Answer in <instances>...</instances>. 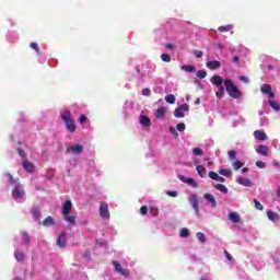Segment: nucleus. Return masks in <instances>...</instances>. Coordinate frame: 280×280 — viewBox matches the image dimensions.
I'll return each instance as SVG.
<instances>
[{"instance_id": "nucleus-17", "label": "nucleus", "mask_w": 280, "mask_h": 280, "mask_svg": "<svg viewBox=\"0 0 280 280\" xmlns=\"http://www.w3.org/2000/svg\"><path fill=\"white\" fill-rule=\"evenodd\" d=\"M254 137L258 139V141H266L268 139V136L262 130L254 131Z\"/></svg>"}, {"instance_id": "nucleus-31", "label": "nucleus", "mask_w": 280, "mask_h": 280, "mask_svg": "<svg viewBox=\"0 0 280 280\" xmlns=\"http://www.w3.org/2000/svg\"><path fill=\"white\" fill-rule=\"evenodd\" d=\"M174 117H176L177 119H183V117H185V114L182 112L179 107H177L174 110Z\"/></svg>"}, {"instance_id": "nucleus-57", "label": "nucleus", "mask_w": 280, "mask_h": 280, "mask_svg": "<svg viewBox=\"0 0 280 280\" xmlns=\"http://www.w3.org/2000/svg\"><path fill=\"white\" fill-rule=\"evenodd\" d=\"M217 182L218 183H226V179L219 175V177H217Z\"/></svg>"}, {"instance_id": "nucleus-58", "label": "nucleus", "mask_w": 280, "mask_h": 280, "mask_svg": "<svg viewBox=\"0 0 280 280\" xmlns=\"http://www.w3.org/2000/svg\"><path fill=\"white\" fill-rule=\"evenodd\" d=\"M170 132H171L172 135H178V132H176V128H174V127H171V128H170Z\"/></svg>"}, {"instance_id": "nucleus-53", "label": "nucleus", "mask_w": 280, "mask_h": 280, "mask_svg": "<svg viewBox=\"0 0 280 280\" xmlns=\"http://www.w3.org/2000/svg\"><path fill=\"white\" fill-rule=\"evenodd\" d=\"M256 166L259 167V170H264V167H266V163L261 162V161H257L256 162Z\"/></svg>"}, {"instance_id": "nucleus-63", "label": "nucleus", "mask_w": 280, "mask_h": 280, "mask_svg": "<svg viewBox=\"0 0 280 280\" xmlns=\"http://www.w3.org/2000/svg\"><path fill=\"white\" fill-rule=\"evenodd\" d=\"M240 80H242L243 82H246V80H248L246 77H240Z\"/></svg>"}, {"instance_id": "nucleus-30", "label": "nucleus", "mask_w": 280, "mask_h": 280, "mask_svg": "<svg viewBox=\"0 0 280 280\" xmlns=\"http://www.w3.org/2000/svg\"><path fill=\"white\" fill-rule=\"evenodd\" d=\"M165 102L167 104H176V96H174V94H168L165 96Z\"/></svg>"}, {"instance_id": "nucleus-59", "label": "nucleus", "mask_w": 280, "mask_h": 280, "mask_svg": "<svg viewBox=\"0 0 280 280\" xmlns=\"http://www.w3.org/2000/svg\"><path fill=\"white\" fill-rule=\"evenodd\" d=\"M215 47L218 48V49H220L221 51L224 49V45H222V44H217L215 45Z\"/></svg>"}, {"instance_id": "nucleus-1", "label": "nucleus", "mask_w": 280, "mask_h": 280, "mask_svg": "<svg viewBox=\"0 0 280 280\" xmlns=\"http://www.w3.org/2000/svg\"><path fill=\"white\" fill-rule=\"evenodd\" d=\"M62 121L66 124V128L69 130V132H75L78 127L75 126V120L71 118V110L66 109L60 115Z\"/></svg>"}, {"instance_id": "nucleus-36", "label": "nucleus", "mask_w": 280, "mask_h": 280, "mask_svg": "<svg viewBox=\"0 0 280 280\" xmlns=\"http://www.w3.org/2000/svg\"><path fill=\"white\" fill-rule=\"evenodd\" d=\"M192 154H195V156H202V154H205V151H202V149L200 148H194Z\"/></svg>"}, {"instance_id": "nucleus-26", "label": "nucleus", "mask_w": 280, "mask_h": 280, "mask_svg": "<svg viewBox=\"0 0 280 280\" xmlns=\"http://www.w3.org/2000/svg\"><path fill=\"white\" fill-rule=\"evenodd\" d=\"M219 174L221 176H226L228 178L233 176V171H231L230 168H221L219 170Z\"/></svg>"}, {"instance_id": "nucleus-29", "label": "nucleus", "mask_w": 280, "mask_h": 280, "mask_svg": "<svg viewBox=\"0 0 280 280\" xmlns=\"http://www.w3.org/2000/svg\"><path fill=\"white\" fill-rule=\"evenodd\" d=\"M231 30H233V25H231V24L218 27V32H221V33L231 32Z\"/></svg>"}, {"instance_id": "nucleus-61", "label": "nucleus", "mask_w": 280, "mask_h": 280, "mask_svg": "<svg viewBox=\"0 0 280 280\" xmlns=\"http://www.w3.org/2000/svg\"><path fill=\"white\" fill-rule=\"evenodd\" d=\"M165 47H166V49H174V45H172V44H166Z\"/></svg>"}, {"instance_id": "nucleus-47", "label": "nucleus", "mask_w": 280, "mask_h": 280, "mask_svg": "<svg viewBox=\"0 0 280 280\" xmlns=\"http://www.w3.org/2000/svg\"><path fill=\"white\" fill-rule=\"evenodd\" d=\"M176 129H177L179 132H185V122H179V124H177Z\"/></svg>"}, {"instance_id": "nucleus-51", "label": "nucleus", "mask_w": 280, "mask_h": 280, "mask_svg": "<svg viewBox=\"0 0 280 280\" xmlns=\"http://www.w3.org/2000/svg\"><path fill=\"white\" fill-rule=\"evenodd\" d=\"M166 195L170 196L171 198H177L178 197L177 191H167Z\"/></svg>"}, {"instance_id": "nucleus-50", "label": "nucleus", "mask_w": 280, "mask_h": 280, "mask_svg": "<svg viewBox=\"0 0 280 280\" xmlns=\"http://www.w3.org/2000/svg\"><path fill=\"white\" fill-rule=\"evenodd\" d=\"M23 240H24L25 244H30V234H27V232L23 233Z\"/></svg>"}, {"instance_id": "nucleus-54", "label": "nucleus", "mask_w": 280, "mask_h": 280, "mask_svg": "<svg viewBox=\"0 0 280 280\" xmlns=\"http://www.w3.org/2000/svg\"><path fill=\"white\" fill-rule=\"evenodd\" d=\"M18 153L20 156H22V159H25L26 154L25 151H23V149H18Z\"/></svg>"}, {"instance_id": "nucleus-3", "label": "nucleus", "mask_w": 280, "mask_h": 280, "mask_svg": "<svg viewBox=\"0 0 280 280\" xmlns=\"http://www.w3.org/2000/svg\"><path fill=\"white\" fill-rule=\"evenodd\" d=\"M211 84H213V86H218L220 90L215 92V96L218 97V100H222V97H224V79L218 74H214L211 79H210Z\"/></svg>"}, {"instance_id": "nucleus-62", "label": "nucleus", "mask_w": 280, "mask_h": 280, "mask_svg": "<svg viewBox=\"0 0 280 280\" xmlns=\"http://www.w3.org/2000/svg\"><path fill=\"white\" fill-rule=\"evenodd\" d=\"M242 172H243V174H246V172H249V170H248V167H243Z\"/></svg>"}, {"instance_id": "nucleus-40", "label": "nucleus", "mask_w": 280, "mask_h": 280, "mask_svg": "<svg viewBox=\"0 0 280 280\" xmlns=\"http://www.w3.org/2000/svg\"><path fill=\"white\" fill-rule=\"evenodd\" d=\"M197 78H199L200 80H203V78H207V72L205 70H199L197 72Z\"/></svg>"}, {"instance_id": "nucleus-5", "label": "nucleus", "mask_w": 280, "mask_h": 280, "mask_svg": "<svg viewBox=\"0 0 280 280\" xmlns=\"http://www.w3.org/2000/svg\"><path fill=\"white\" fill-rule=\"evenodd\" d=\"M12 196L15 200L21 198H25V190L21 187V184H16V186L12 190Z\"/></svg>"}, {"instance_id": "nucleus-14", "label": "nucleus", "mask_w": 280, "mask_h": 280, "mask_svg": "<svg viewBox=\"0 0 280 280\" xmlns=\"http://www.w3.org/2000/svg\"><path fill=\"white\" fill-rule=\"evenodd\" d=\"M206 67L208 69H211V71H214L215 69H220V67H222V63L218 60H212V61H208L206 63Z\"/></svg>"}, {"instance_id": "nucleus-64", "label": "nucleus", "mask_w": 280, "mask_h": 280, "mask_svg": "<svg viewBox=\"0 0 280 280\" xmlns=\"http://www.w3.org/2000/svg\"><path fill=\"white\" fill-rule=\"evenodd\" d=\"M195 104H196V105L200 104V98H197V100L195 101Z\"/></svg>"}, {"instance_id": "nucleus-39", "label": "nucleus", "mask_w": 280, "mask_h": 280, "mask_svg": "<svg viewBox=\"0 0 280 280\" xmlns=\"http://www.w3.org/2000/svg\"><path fill=\"white\" fill-rule=\"evenodd\" d=\"M208 176H209V178H211L212 180H218V177H219L220 175H218V173H215L214 171H210V172L208 173Z\"/></svg>"}, {"instance_id": "nucleus-49", "label": "nucleus", "mask_w": 280, "mask_h": 280, "mask_svg": "<svg viewBox=\"0 0 280 280\" xmlns=\"http://www.w3.org/2000/svg\"><path fill=\"white\" fill-rule=\"evenodd\" d=\"M151 91L150 89L145 88L142 90V95H144V97H150Z\"/></svg>"}, {"instance_id": "nucleus-34", "label": "nucleus", "mask_w": 280, "mask_h": 280, "mask_svg": "<svg viewBox=\"0 0 280 280\" xmlns=\"http://www.w3.org/2000/svg\"><path fill=\"white\" fill-rule=\"evenodd\" d=\"M197 238L199 240V242L201 244H205V242H207V237L205 236V233H202V232L197 233Z\"/></svg>"}, {"instance_id": "nucleus-23", "label": "nucleus", "mask_w": 280, "mask_h": 280, "mask_svg": "<svg viewBox=\"0 0 280 280\" xmlns=\"http://www.w3.org/2000/svg\"><path fill=\"white\" fill-rule=\"evenodd\" d=\"M31 213H32L34 220H40V208L33 207Z\"/></svg>"}, {"instance_id": "nucleus-8", "label": "nucleus", "mask_w": 280, "mask_h": 280, "mask_svg": "<svg viewBox=\"0 0 280 280\" xmlns=\"http://www.w3.org/2000/svg\"><path fill=\"white\" fill-rule=\"evenodd\" d=\"M260 91L265 95H269L271 100L275 98V93L272 92V86H270V84H262Z\"/></svg>"}, {"instance_id": "nucleus-13", "label": "nucleus", "mask_w": 280, "mask_h": 280, "mask_svg": "<svg viewBox=\"0 0 280 280\" xmlns=\"http://www.w3.org/2000/svg\"><path fill=\"white\" fill-rule=\"evenodd\" d=\"M71 209H73V203H71V200H67L62 207V215H69Z\"/></svg>"}, {"instance_id": "nucleus-18", "label": "nucleus", "mask_w": 280, "mask_h": 280, "mask_svg": "<svg viewBox=\"0 0 280 280\" xmlns=\"http://www.w3.org/2000/svg\"><path fill=\"white\" fill-rule=\"evenodd\" d=\"M140 124L142 126H145L147 128H150V126H152V121L150 120V117L143 116V115L140 116Z\"/></svg>"}, {"instance_id": "nucleus-43", "label": "nucleus", "mask_w": 280, "mask_h": 280, "mask_svg": "<svg viewBox=\"0 0 280 280\" xmlns=\"http://www.w3.org/2000/svg\"><path fill=\"white\" fill-rule=\"evenodd\" d=\"M187 185H190V187H198V184L196 183V180L194 178H188L186 180Z\"/></svg>"}, {"instance_id": "nucleus-44", "label": "nucleus", "mask_w": 280, "mask_h": 280, "mask_svg": "<svg viewBox=\"0 0 280 280\" xmlns=\"http://www.w3.org/2000/svg\"><path fill=\"white\" fill-rule=\"evenodd\" d=\"M31 48L36 51V54H40V48L37 43H31Z\"/></svg>"}, {"instance_id": "nucleus-24", "label": "nucleus", "mask_w": 280, "mask_h": 280, "mask_svg": "<svg viewBox=\"0 0 280 280\" xmlns=\"http://www.w3.org/2000/svg\"><path fill=\"white\" fill-rule=\"evenodd\" d=\"M267 217L271 220V222H277V220H279V213L273 212L272 210L267 211Z\"/></svg>"}, {"instance_id": "nucleus-56", "label": "nucleus", "mask_w": 280, "mask_h": 280, "mask_svg": "<svg viewBox=\"0 0 280 280\" xmlns=\"http://www.w3.org/2000/svg\"><path fill=\"white\" fill-rule=\"evenodd\" d=\"M86 116L82 115L80 118H79V124H84L86 121Z\"/></svg>"}, {"instance_id": "nucleus-4", "label": "nucleus", "mask_w": 280, "mask_h": 280, "mask_svg": "<svg viewBox=\"0 0 280 280\" xmlns=\"http://www.w3.org/2000/svg\"><path fill=\"white\" fill-rule=\"evenodd\" d=\"M189 203L192 207L196 215H199V213H200V207H199L200 201L198 200V196L197 195H190Z\"/></svg>"}, {"instance_id": "nucleus-28", "label": "nucleus", "mask_w": 280, "mask_h": 280, "mask_svg": "<svg viewBox=\"0 0 280 280\" xmlns=\"http://www.w3.org/2000/svg\"><path fill=\"white\" fill-rule=\"evenodd\" d=\"M182 71H186L187 73H195L196 67L189 65L182 66Z\"/></svg>"}, {"instance_id": "nucleus-33", "label": "nucleus", "mask_w": 280, "mask_h": 280, "mask_svg": "<svg viewBox=\"0 0 280 280\" xmlns=\"http://www.w3.org/2000/svg\"><path fill=\"white\" fill-rule=\"evenodd\" d=\"M268 104H269V106H271V108H272L273 110H280V105H279V103H277V102H275V101H268Z\"/></svg>"}, {"instance_id": "nucleus-6", "label": "nucleus", "mask_w": 280, "mask_h": 280, "mask_svg": "<svg viewBox=\"0 0 280 280\" xmlns=\"http://www.w3.org/2000/svg\"><path fill=\"white\" fill-rule=\"evenodd\" d=\"M112 264L118 275H122V277H130V271L128 269H124V267H121V264L117 261H113Z\"/></svg>"}, {"instance_id": "nucleus-22", "label": "nucleus", "mask_w": 280, "mask_h": 280, "mask_svg": "<svg viewBox=\"0 0 280 280\" xmlns=\"http://www.w3.org/2000/svg\"><path fill=\"white\" fill-rule=\"evenodd\" d=\"M197 173L201 178H205L207 176V168L202 165H197L196 166Z\"/></svg>"}, {"instance_id": "nucleus-37", "label": "nucleus", "mask_w": 280, "mask_h": 280, "mask_svg": "<svg viewBox=\"0 0 280 280\" xmlns=\"http://www.w3.org/2000/svg\"><path fill=\"white\" fill-rule=\"evenodd\" d=\"M243 166H244V163H242V162H240V161H235V162L232 163V167H233V170H235V171L240 170V168L243 167Z\"/></svg>"}, {"instance_id": "nucleus-10", "label": "nucleus", "mask_w": 280, "mask_h": 280, "mask_svg": "<svg viewBox=\"0 0 280 280\" xmlns=\"http://www.w3.org/2000/svg\"><path fill=\"white\" fill-rule=\"evenodd\" d=\"M205 200H207L208 205L212 207V209H215L218 207V201H215V197L211 194H205L203 195Z\"/></svg>"}, {"instance_id": "nucleus-12", "label": "nucleus", "mask_w": 280, "mask_h": 280, "mask_svg": "<svg viewBox=\"0 0 280 280\" xmlns=\"http://www.w3.org/2000/svg\"><path fill=\"white\" fill-rule=\"evenodd\" d=\"M256 152L261 154V156H268L270 153V148L268 145L260 144L256 148Z\"/></svg>"}, {"instance_id": "nucleus-15", "label": "nucleus", "mask_w": 280, "mask_h": 280, "mask_svg": "<svg viewBox=\"0 0 280 280\" xmlns=\"http://www.w3.org/2000/svg\"><path fill=\"white\" fill-rule=\"evenodd\" d=\"M228 218H229L230 222H233L234 224H240V222H241L240 213H237V212H230L228 214Z\"/></svg>"}, {"instance_id": "nucleus-11", "label": "nucleus", "mask_w": 280, "mask_h": 280, "mask_svg": "<svg viewBox=\"0 0 280 280\" xmlns=\"http://www.w3.org/2000/svg\"><path fill=\"white\" fill-rule=\"evenodd\" d=\"M84 147L82 144H74L66 149V152H74V154H82Z\"/></svg>"}, {"instance_id": "nucleus-20", "label": "nucleus", "mask_w": 280, "mask_h": 280, "mask_svg": "<svg viewBox=\"0 0 280 280\" xmlns=\"http://www.w3.org/2000/svg\"><path fill=\"white\" fill-rule=\"evenodd\" d=\"M43 226L49 228V226H54V224H56V221L54 220L52 217H47L44 221H43Z\"/></svg>"}, {"instance_id": "nucleus-9", "label": "nucleus", "mask_w": 280, "mask_h": 280, "mask_svg": "<svg viewBox=\"0 0 280 280\" xmlns=\"http://www.w3.org/2000/svg\"><path fill=\"white\" fill-rule=\"evenodd\" d=\"M57 246H59V248H65V246H67V233L61 232L57 238Z\"/></svg>"}, {"instance_id": "nucleus-55", "label": "nucleus", "mask_w": 280, "mask_h": 280, "mask_svg": "<svg viewBox=\"0 0 280 280\" xmlns=\"http://www.w3.org/2000/svg\"><path fill=\"white\" fill-rule=\"evenodd\" d=\"M225 257L229 261H233V256L229 254L226 250H224Z\"/></svg>"}, {"instance_id": "nucleus-2", "label": "nucleus", "mask_w": 280, "mask_h": 280, "mask_svg": "<svg viewBox=\"0 0 280 280\" xmlns=\"http://www.w3.org/2000/svg\"><path fill=\"white\" fill-rule=\"evenodd\" d=\"M226 93L232 97L233 100H240L242 97V92H240V89L236 88L235 83L231 81L230 79L224 81Z\"/></svg>"}, {"instance_id": "nucleus-38", "label": "nucleus", "mask_w": 280, "mask_h": 280, "mask_svg": "<svg viewBox=\"0 0 280 280\" xmlns=\"http://www.w3.org/2000/svg\"><path fill=\"white\" fill-rule=\"evenodd\" d=\"M254 205L255 209H257L258 211H264V206L257 199H254Z\"/></svg>"}, {"instance_id": "nucleus-7", "label": "nucleus", "mask_w": 280, "mask_h": 280, "mask_svg": "<svg viewBox=\"0 0 280 280\" xmlns=\"http://www.w3.org/2000/svg\"><path fill=\"white\" fill-rule=\"evenodd\" d=\"M100 215H101V218H104L105 220H108L110 218V212H108V203H106V202L101 203Z\"/></svg>"}, {"instance_id": "nucleus-21", "label": "nucleus", "mask_w": 280, "mask_h": 280, "mask_svg": "<svg viewBox=\"0 0 280 280\" xmlns=\"http://www.w3.org/2000/svg\"><path fill=\"white\" fill-rule=\"evenodd\" d=\"M23 167L26 172H30V173L34 172V164L27 160L23 162Z\"/></svg>"}, {"instance_id": "nucleus-35", "label": "nucleus", "mask_w": 280, "mask_h": 280, "mask_svg": "<svg viewBox=\"0 0 280 280\" xmlns=\"http://www.w3.org/2000/svg\"><path fill=\"white\" fill-rule=\"evenodd\" d=\"M161 60H163V62H172V56H170V54H162Z\"/></svg>"}, {"instance_id": "nucleus-52", "label": "nucleus", "mask_w": 280, "mask_h": 280, "mask_svg": "<svg viewBox=\"0 0 280 280\" xmlns=\"http://www.w3.org/2000/svg\"><path fill=\"white\" fill-rule=\"evenodd\" d=\"M179 108L182 109L183 113H187L189 110V105L184 104V105L179 106Z\"/></svg>"}, {"instance_id": "nucleus-19", "label": "nucleus", "mask_w": 280, "mask_h": 280, "mask_svg": "<svg viewBox=\"0 0 280 280\" xmlns=\"http://www.w3.org/2000/svg\"><path fill=\"white\" fill-rule=\"evenodd\" d=\"M65 220L69 222L70 226H75V220L78 219V215H69V214H63Z\"/></svg>"}, {"instance_id": "nucleus-27", "label": "nucleus", "mask_w": 280, "mask_h": 280, "mask_svg": "<svg viewBox=\"0 0 280 280\" xmlns=\"http://www.w3.org/2000/svg\"><path fill=\"white\" fill-rule=\"evenodd\" d=\"M214 189L221 191V194H229V188H226L223 184L214 185Z\"/></svg>"}, {"instance_id": "nucleus-41", "label": "nucleus", "mask_w": 280, "mask_h": 280, "mask_svg": "<svg viewBox=\"0 0 280 280\" xmlns=\"http://www.w3.org/2000/svg\"><path fill=\"white\" fill-rule=\"evenodd\" d=\"M180 237H189V230L187 228L182 229Z\"/></svg>"}, {"instance_id": "nucleus-32", "label": "nucleus", "mask_w": 280, "mask_h": 280, "mask_svg": "<svg viewBox=\"0 0 280 280\" xmlns=\"http://www.w3.org/2000/svg\"><path fill=\"white\" fill-rule=\"evenodd\" d=\"M14 257H15L16 261H23V259H25V253H23V252H15L14 253Z\"/></svg>"}, {"instance_id": "nucleus-48", "label": "nucleus", "mask_w": 280, "mask_h": 280, "mask_svg": "<svg viewBox=\"0 0 280 280\" xmlns=\"http://www.w3.org/2000/svg\"><path fill=\"white\" fill-rule=\"evenodd\" d=\"M141 215H148V206H142L140 208Z\"/></svg>"}, {"instance_id": "nucleus-16", "label": "nucleus", "mask_w": 280, "mask_h": 280, "mask_svg": "<svg viewBox=\"0 0 280 280\" xmlns=\"http://www.w3.org/2000/svg\"><path fill=\"white\" fill-rule=\"evenodd\" d=\"M236 183H238V185H243V187H253V182L248 178L237 177Z\"/></svg>"}, {"instance_id": "nucleus-42", "label": "nucleus", "mask_w": 280, "mask_h": 280, "mask_svg": "<svg viewBox=\"0 0 280 280\" xmlns=\"http://www.w3.org/2000/svg\"><path fill=\"white\" fill-rule=\"evenodd\" d=\"M228 154L230 156V161H235V159H237V152L235 151H229Z\"/></svg>"}, {"instance_id": "nucleus-25", "label": "nucleus", "mask_w": 280, "mask_h": 280, "mask_svg": "<svg viewBox=\"0 0 280 280\" xmlns=\"http://www.w3.org/2000/svg\"><path fill=\"white\" fill-rule=\"evenodd\" d=\"M165 113H166L165 107L158 108L155 114L156 119H163V117H165Z\"/></svg>"}, {"instance_id": "nucleus-60", "label": "nucleus", "mask_w": 280, "mask_h": 280, "mask_svg": "<svg viewBox=\"0 0 280 280\" xmlns=\"http://www.w3.org/2000/svg\"><path fill=\"white\" fill-rule=\"evenodd\" d=\"M233 61L235 62V65H240V57L235 56L233 58Z\"/></svg>"}, {"instance_id": "nucleus-46", "label": "nucleus", "mask_w": 280, "mask_h": 280, "mask_svg": "<svg viewBox=\"0 0 280 280\" xmlns=\"http://www.w3.org/2000/svg\"><path fill=\"white\" fill-rule=\"evenodd\" d=\"M8 178H9V183H11V185H16V183H19V179H14V177L10 173L8 174Z\"/></svg>"}, {"instance_id": "nucleus-45", "label": "nucleus", "mask_w": 280, "mask_h": 280, "mask_svg": "<svg viewBox=\"0 0 280 280\" xmlns=\"http://www.w3.org/2000/svg\"><path fill=\"white\" fill-rule=\"evenodd\" d=\"M192 54H194V56H195L196 58H202V56H205V54H203L201 50H198V49H195V50L192 51Z\"/></svg>"}]
</instances>
